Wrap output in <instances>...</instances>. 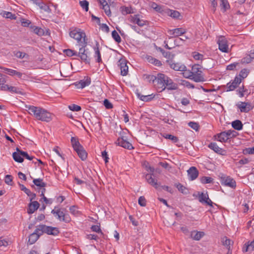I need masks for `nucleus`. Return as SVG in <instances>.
<instances>
[{
	"instance_id": "f257e3e1",
	"label": "nucleus",
	"mask_w": 254,
	"mask_h": 254,
	"mask_svg": "<svg viewBox=\"0 0 254 254\" xmlns=\"http://www.w3.org/2000/svg\"><path fill=\"white\" fill-rule=\"evenodd\" d=\"M29 113L34 116L37 120L49 122L52 120V115L47 111L39 107L34 106H26Z\"/></svg>"
},
{
	"instance_id": "f03ea898",
	"label": "nucleus",
	"mask_w": 254,
	"mask_h": 254,
	"mask_svg": "<svg viewBox=\"0 0 254 254\" xmlns=\"http://www.w3.org/2000/svg\"><path fill=\"white\" fill-rule=\"evenodd\" d=\"M35 231L39 236V238L44 233L48 235L53 236H57L60 233L58 228L48 226L43 224L37 226Z\"/></svg>"
},
{
	"instance_id": "7ed1b4c3",
	"label": "nucleus",
	"mask_w": 254,
	"mask_h": 254,
	"mask_svg": "<svg viewBox=\"0 0 254 254\" xmlns=\"http://www.w3.org/2000/svg\"><path fill=\"white\" fill-rule=\"evenodd\" d=\"M201 67H202L201 64H195L191 68V75L190 77L192 76L190 78L195 82H199L204 81V78L202 75V71L200 70Z\"/></svg>"
},
{
	"instance_id": "20e7f679",
	"label": "nucleus",
	"mask_w": 254,
	"mask_h": 254,
	"mask_svg": "<svg viewBox=\"0 0 254 254\" xmlns=\"http://www.w3.org/2000/svg\"><path fill=\"white\" fill-rule=\"evenodd\" d=\"M81 47L79 48V52L76 56L79 57L81 60L86 64H89L90 59L88 56V52L85 48L87 45V39H84L79 44Z\"/></svg>"
},
{
	"instance_id": "39448f33",
	"label": "nucleus",
	"mask_w": 254,
	"mask_h": 254,
	"mask_svg": "<svg viewBox=\"0 0 254 254\" xmlns=\"http://www.w3.org/2000/svg\"><path fill=\"white\" fill-rule=\"evenodd\" d=\"M51 213L57 219L61 221L68 223L70 221V218L68 214L64 213L58 207H55V208L52 210Z\"/></svg>"
},
{
	"instance_id": "423d86ee",
	"label": "nucleus",
	"mask_w": 254,
	"mask_h": 254,
	"mask_svg": "<svg viewBox=\"0 0 254 254\" xmlns=\"http://www.w3.org/2000/svg\"><path fill=\"white\" fill-rule=\"evenodd\" d=\"M156 79L154 81V85L157 90L160 89L159 92H162L166 89L164 86V82L165 79H168V76L163 73H158L156 76Z\"/></svg>"
},
{
	"instance_id": "0eeeda50",
	"label": "nucleus",
	"mask_w": 254,
	"mask_h": 254,
	"mask_svg": "<svg viewBox=\"0 0 254 254\" xmlns=\"http://www.w3.org/2000/svg\"><path fill=\"white\" fill-rule=\"evenodd\" d=\"M146 170L147 171H150L152 173L151 174H147L145 176V179L146 180L147 183L154 187L156 189H158L159 187V185L157 183V180L153 177L154 176V174H153L154 169L150 166H149L148 167H146Z\"/></svg>"
},
{
	"instance_id": "6e6552de",
	"label": "nucleus",
	"mask_w": 254,
	"mask_h": 254,
	"mask_svg": "<svg viewBox=\"0 0 254 254\" xmlns=\"http://www.w3.org/2000/svg\"><path fill=\"white\" fill-rule=\"evenodd\" d=\"M69 35L71 38L76 40L79 44L81 43V42H82V39H83V40L87 39L85 33L82 31L81 29L78 28H75L71 30L69 32Z\"/></svg>"
},
{
	"instance_id": "1a4fd4ad",
	"label": "nucleus",
	"mask_w": 254,
	"mask_h": 254,
	"mask_svg": "<svg viewBox=\"0 0 254 254\" xmlns=\"http://www.w3.org/2000/svg\"><path fill=\"white\" fill-rule=\"evenodd\" d=\"M221 184L235 189L236 187V181L230 176L222 175L221 177Z\"/></svg>"
},
{
	"instance_id": "9d476101",
	"label": "nucleus",
	"mask_w": 254,
	"mask_h": 254,
	"mask_svg": "<svg viewBox=\"0 0 254 254\" xmlns=\"http://www.w3.org/2000/svg\"><path fill=\"white\" fill-rule=\"evenodd\" d=\"M217 44H218L219 49L222 52H228V45L227 40L224 36L219 37Z\"/></svg>"
},
{
	"instance_id": "9b49d317",
	"label": "nucleus",
	"mask_w": 254,
	"mask_h": 254,
	"mask_svg": "<svg viewBox=\"0 0 254 254\" xmlns=\"http://www.w3.org/2000/svg\"><path fill=\"white\" fill-rule=\"evenodd\" d=\"M172 59L167 60V63L170 65V67L175 70L177 71H185L186 67L185 65L181 64L179 63H175L172 60Z\"/></svg>"
},
{
	"instance_id": "f8f14e48",
	"label": "nucleus",
	"mask_w": 254,
	"mask_h": 254,
	"mask_svg": "<svg viewBox=\"0 0 254 254\" xmlns=\"http://www.w3.org/2000/svg\"><path fill=\"white\" fill-rule=\"evenodd\" d=\"M118 65L120 67L121 74L123 76L127 75L128 72V66L127 65V61L125 59L121 58L118 61Z\"/></svg>"
},
{
	"instance_id": "ddd939ff",
	"label": "nucleus",
	"mask_w": 254,
	"mask_h": 254,
	"mask_svg": "<svg viewBox=\"0 0 254 254\" xmlns=\"http://www.w3.org/2000/svg\"><path fill=\"white\" fill-rule=\"evenodd\" d=\"M186 31L182 28H178L173 30H169L168 31V33L172 37H170L169 38L171 39L173 37H177L179 36L182 35L186 33Z\"/></svg>"
},
{
	"instance_id": "4468645a",
	"label": "nucleus",
	"mask_w": 254,
	"mask_h": 254,
	"mask_svg": "<svg viewBox=\"0 0 254 254\" xmlns=\"http://www.w3.org/2000/svg\"><path fill=\"white\" fill-rule=\"evenodd\" d=\"M91 83V79L89 77H85L82 80L74 83L75 85L78 89H82L85 87L88 86Z\"/></svg>"
},
{
	"instance_id": "2eb2a0df",
	"label": "nucleus",
	"mask_w": 254,
	"mask_h": 254,
	"mask_svg": "<svg viewBox=\"0 0 254 254\" xmlns=\"http://www.w3.org/2000/svg\"><path fill=\"white\" fill-rule=\"evenodd\" d=\"M237 106L241 112L248 113L252 109L251 105L249 103L241 102L237 104Z\"/></svg>"
},
{
	"instance_id": "dca6fc26",
	"label": "nucleus",
	"mask_w": 254,
	"mask_h": 254,
	"mask_svg": "<svg viewBox=\"0 0 254 254\" xmlns=\"http://www.w3.org/2000/svg\"><path fill=\"white\" fill-rule=\"evenodd\" d=\"M168 90H177L178 88V84L174 83L173 80L168 76V79H165L164 82V86Z\"/></svg>"
},
{
	"instance_id": "f3484780",
	"label": "nucleus",
	"mask_w": 254,
	"mask_h": 254,
	"mask_svg": "<svg viewBox=\"0 0 254 254\" xmlns=\"http://www.w3.org/2000/svg\"><path fill=\"white\" fill-rule=\"evenodd\" d=\"M118 144L125 148L130 150L133 148L132 144L128 141L124 139L123 137L119 138L117 141Z\"/></svg>"
},
{
	"instance_id": "a211bd4d",
	"label": "nucleus",
	"mask_w": 254,
	"mask_h": 254,
	"mask_svg": "<svg viewBox=\"0 0 254 254\" xmlns=\"http://www.w3.org/2000/svg\"><path fill=\"white\" fill-rule=\"evenodd\" d=\"M203 56L202 54H200L197 52H194L193 53V57L196 60H201V64L202 68L203 66H205L206 64L208 63L209 62H211V60L209 59H203Z\"/></svg>"
},
{
	"instance_id": "6ab92c4d",
	"label": "nucleus",
	"mask_w": 254,
	"mask_h": 254,
	"mask_svg": "<svg viewBox=\"0 0 254 254\" xmlns=\"http://www.w3.org/2000/svg\"><path fill=\"white\" fill-rule=\"evenodd\" d=\"M187 172L189 178L191 181L196 179L198 176V171L195 167H191Z\"/></svg>"
},
{
	"instance_id": "aec40b11",
	"label": "nucleus",
	"mask_w": 254,
	"mask_h": 254,
	"mask_svg": "<svg viewBox=\"0 0 254 254\" xmlns=\"http://www.w3.org/2000/svg\"><path fill=\"white\" fill-rule=\"evenodd\" d=\"M190 237L192 239L195 241H199L204 236V233L194 230L190 232Z\"/></svg>"
},
{
	"instance_id": "412c9836",
	"label": "nucleus",
	"mask_w": 254,
	"mask_h": 254,
	"mask_svg": "<svg viewBox=\"0 0 254 254\" xmlns=\"http://www.w3.org/2000/svg\"><path fill=\"white\" fill-rule=\"evenodd\" d=\"M208 147L213 150L215 152L224 155L225 151L222 148H220L215 142H211L208 145Z\"/></svg>"
},
{
	"instance_id": "4be33fe9",
	"label": "nucleus",
	"mask_w": 254,
	"mask_h": 254,
	"mask_svg": "<svg viewBox=\"0 0 254 254\" xmlns=\"http://www.w3.org/2000/svg\"><path fill=\"white\" fill-rule=\"evenodd\" d=\"M40 206V204L37 201H34L30 203L28 205L27 212L28 214H32L34 211L38 209Z\"/></svg>"
},
{
	"instance_id": "5701e85b",
	"label": "nucleus",
	"mask_w": 254,
	"mask_h": 254,
	"mask_svg": "<svg viewBox=\"0 0 254 254\" xmlns=\"http://www.w3.org/2000/svg\"><path fill=\"white\" fill-rule=\"evenodd\" d=\"M20 190L23 191L28 196L30 197V200L35 199L36 195L35 193L32 192L29 189H27L23 185L19 184Z\"/></svg>"
},
{
	"instance_id": "b1692460",
	"label": "nucleus",
	"mask_w": 254,
	"mask_h": 254,
	"mask_svg": "<svg viewBox=\"0 0 254 254\" xmlns=\"http://www.w3.org/2000/svg\"><path fill=\"white\" fill-rule=\"evenodd\" d=\"M218 136L217 140L221 142H226L230 139L229 134L228 133L227 130L222 131L220 133L217 134Z\"/></svg>"
},
{
	"instance_id": "393cba45",
	"label": "nucleus",
	"mask_w": 254,
	"mask_h": 254,
	"mask_svg": "<svg viewBox=\"0 0 254 254\" xmlns=\"http://www.w3.org/2000/svg\"><path fill=\"white\" fill-rule=\"evenodd\" d=\"M155 49L157 51H159L162 53L163 56L167 59H169V60L173 59L175 56L174 54H172L169 52H166L164 50H163L161 47H157L156 46H155Z\"/></svg>"
},
{
	"instance_id": "a878e982",
	"label": "nucleus",
	"mask_w": 254,
	"mask_h": 254,
	"mask_svg": "<svg viewBox=\"0 0 254 254\" xmlns=\"http://www.w3.org/2000/svg\"><path fill=\"white\" fill-rule=\"evenodd\" d=\"M136 94L137 95V97L142 101H148L151 100L152 99H153L154 97V96H153V94L151 95H142L139 92L138 90H136Z\"/></svg>"
},
{
	"instance_id": "bb28decb",
	"label": "nucleus",
	"mask_w": 254,
	"mask_h": 254,
	"mask_svg": "<svg viewBox=\"0 0 254 254\" xmlns=\"http://www.w3.org/2000/svg\"><path fill=\"white\" fill-rule=\"evenodd\" d=\"M33 182L34 185H31L32 188H35V186L40 188H44L46 186V183L43 182V180L40 178L34 179Z\"/></svg>"
},
{
	"instance_id": "cd10ccee",
	"label": "nucleus",
	"mask_w": 254,
	"mask_h": 254,
	"mask_svg": "<svg viewBox=\"0 0 254 254\" xmlns=\"http://www.w3.org/2000/svg\"><path fill=\"white\" fill-rule=\"evenodd\" d=\"M76 153H77L79 157L82 160H85L87 158V153L86 151L84 149L83 147H82V148L77 149V150H75Z\"/></svg>"
},
{
	"instance_id": "c85d7f7f",
	"label": "nucleus",
	"mask_w": 254,
	"mask_h": 254,
	"mask_svg": "<svg viewBox=\"0 0 254 254\" xmlns=\"http://www.w3.org/2000/svg\"><path fill=\"white\" fill-rule=\"evenodd\" d=\"M71 143L72 146L75 151L77 150V149L82 148V146L80 144L77 138L72 137L71 138Z\"/></svg>"
},
{
	"instance_id": "c756f323",
	"label": "nucleus",
	"mask_w": 254,
	"mask_h": 254,
	"mask_svg": "<svg viewBox=\"0 0 254 254\" xmlns=\"http://www.w3.org/2000/svg\"><path fill=\"white\" fill-rule=\"evenodd\" d=\"M146 59L149 63L155 66H160L162 65L161 61L152 57V56H147Z\"/></svg>"
},
{
	"instance_id": "7c9ffc66",
	"label": "nucleus",
	"mask_w": 254,
	"mask_h": 254,
	"mask_svg": "<svg viewBox=\"0 0 254 254\" xmlns=\"http://www.w3.org/2000/svg\"><path fill=\"white\" fill-rule=\"evenodd\" d=\"M232 126L235 129L240 130L242 129L243 125L240 120H237L232 122Z\"/></svg>"
},
{
	"instance_id": "2f4dec72",
	"label": "nucleus",
	"mask_w": 254,
	"mask_h": 254,
	"mask_svg": "<svg viewBox=\"0 0 254 254\" xmlns=\"http://www.w3.org/2000/svg\"><path fill=\"white\" fill-rule=\"evenodd\" d=\"M30 28L33 30V32L39 36H42L45 35V31L44 29L39 27L30 25Z\"/></svg>"
},
{
	"instance_id": "473e14b6",
	"label": "nucleus",
	"mask_w": 254,
	"mask_h": 254,
	"mask_svg": "<svg viewBox=\"0 0 254 254\" xmlns=\"http://www.w3.org/2000/svg\"><path fill=\"white\" fill-rule=\"evenodd\" d=\"M3 69L6 71V73L10 75H16L19 78H21L22 76V73L16 70L7 68H3Z\"/></svg>"
},
{
	"instance_id": "72a5a7b5",
	"label": "nucleus",
	"mask_w": 254,
	"mask_h": 254,
	"mask_svg": "<svg viewBox=\"0 0 254 254\" xmlns=\"http://www.w3.org/2000/svg\"><path fill=\"white\" fill-rule=\"evenodd\" d=\"M39 236L34 231L33 233L30 235L29 237V243L30 245L34 244L39 239Z\"/></svg>"
},
{
	"instance_id": "f704fd0d",
	"label": "nucleus",
	"mask_w": 254,
	"mask_h": 254,
	"mask_svg": "<svg viewBox=\"0 0 254 254\" xmlns=\"http://www.w3.org/2000/svg\"><path fill=\"white\" fill-rule=\"evenodd\" d=\"M132 21L135 23L139 26H143L145 24V21L140 19L138 17V15H135L134 17H132Z\"/></svg>"
},
{
	"instance_id": "c9c22d12",
	"label": "nucleus",
	"mask_w": 254,
	"mask_h": 254,
	"mask_svg": "<svg viewBox=\"0 0 254 254\" xmlns=\"http://www.w3.org/2000/svg\"><path fill=\"white\" fill-rule=\"evenodd\" d=\"M99 44L98 42H96V47H94V50H95V57H97V62L98 63H100L102 61L101 57L100 52L99 49Z\"/></svg>"
},
{
	"instance_id": "e433bc0d",
	"label": "nucleus",
	"mask_w": 254,
	"mask_h": 254,
	"mask_svg": "<svg viewBox=\"0 0 254 254\" xmlns=\"http://www.w3.org/2000/svg\"><path fill=\"white\" fill-rule=\"evenodd\" d=\"M162 136L165 138L166 139H170L172 140L173 142H177L179 140V139L177 137L174 136L171 134H167L166 133H162Z\"/></svg>"
},
{
	"instance_id": "4c0bfd02",
	"label": "nucleus",
	"mask_w": 254,
	"mask_h": 254,
	"mask_svg": "<svg viewBox=\"0 0 254 254\" xmlns=\"http://www.w3.org/2000/svg\"><path fill=\"white\" fill-rule=\"evenodd\" d=\"M222 242L224 246H226L227 249L231 248L230 246L233 243V242L227 237H224L222 239Z\"/></svg>"
},
{
	"instance_id": "58836bf2",
	"label": "nucleus",
	"mask_w": 254,
	"mask_h": 254,
	"mask_svg": "<svg viewBox=\"0 0 254 254\" xmlns=\"http://www.w3.org/2000/svg\"><path fill=\"white\" fill-rule=\"evenodd\" d=\"M12 157L14 161L17 162L22 163L24 161V159L22 157L21 154L17 153V152H13Z\"/></svg>"
},
{
	"instance_id": "ea45409f",
	"label": "nucleus",
	"mask_w": 254,
	"mask_h": 254,
	"mask_svg": "<svg viewBox=\"0 0 254 254\" xmlns=\"http://www.w3.org/2000/svg\"><path fill=\"white\" fill-rule=\"evenodd\" d=\"M220 0V6L221 7V9L223 12H225L226 9H228L230 7L229 4L227 1V0Z\"/></svg>"
},
{
	"instance_id": "a19ab883",
	"label": "nucleus",
	"mask_w": 254,
	"mask_h": 254,
	"mask_svg": "<svg viewBox=\"0 0 254 254\" xmlns=\"http://www.w3.org/2000/svg\"><path fill=\"white\" fill-rule=\"evenodd\" d=\"M176 187L178 190L182 193L186 194L189 193V190L181 184L179 183L177 185Z\"/></svg>"
},
{
	"instance_id": "79ce46f5",
	"label": "nucleus",
	"mask_w": 254,
	"mask_h": 254,
	"mask_svg": "<svg viewBox=\"0 0 254 254\" xmlns=\"http://www.w3.org/2000/svg\"><path fill=\"white\" fill-rule=\"evenodd\" d=\"M238 86L233 81L231 82H229L227 84V91H230L234 90Z\"/></svg>"
},
{
	"instance_id": "37998d69",
	"label": "nucleus",
	"mask_w": 254,
	"mask_h": 254,
	"mask_svg": "<svg viewBox=\"0 0 254 254\" xmlns=\"http://www.w3.org/2000/svg\"><path fill=\"white\" fill-rule=\"evenodd\" d=\"M200 182L204 184L212 183L213 182V179L209 177L204 176L200 179Z\"/></svg>"
},
{
	"instance_id": "c03bdc74",
	"label": "nucleus",
	"mask_w": 254,
	"mask_h": 254,
	"mask_svg": "<svg viewBox=\"0 0 254 254\" xmlns=\"http://www.w3.org/2000/svg\"><path fill=\"white\" fill-rule=\"evenodd\" d=\"M64 53H65L68 57H72L73 56L77 55V52L71 49H65L64 50Z\"/></svg>"
},
{
	"instance_id": "a18cd8bd",
	"label": "nucleus",
	"mask_w": 254,
	"mask_h": 254,
	"mask_svg": "<svg viewBox=\"0 0 254 254\" xmlns=\"http://www.w3.org/2000/svg\"><path fill=\"white\" fill-rule=\"evenodd\" d=\"M145 79H147V81L151 83H154V81H155V79H156V76L153 75H150V74H144L143 75Z\"/></svg>"
},
{
	"instance_id": "49530a36",
	"label": "nucleus",
	"mask_w": 254,
	"mask_h": 254,
	"mask_svg": "<svg viewBox=\"0 0 254 254\" xmlns=\"http://www.w3.org/2000/svg\"><path fill=\"white\" fill-rule=\"evenodd\" d=\"M3 17L6 18H10L11 19H15L16 16L15 14H12L10 12L4 11L3 12Z\"/></svg>"
},
{
	"instance_id": "de8ad7c7",
	"label": "nucleus",
	"mask_w": 254,
	"mask_h": 254,
	"mask_svg": "<svg viewBox=\"0 0 254 254\" xmlns=\"http://www.w3.org/2000/svg\"><path fill=\"white\" fill-rule=\"evenodd\" d=\"M79 4L81 7L84 9L86 11H88L89 9V2L85 0L79 1Z\"/></svg>"
},
{
	"instance_id": "09e8293b",
	"label": "nucleus",
	"mask_w": 254,
	"mask_h": 254,
	"mask_svg": "<svg viewBox=\"0 0 254 254\" xmlns=\"http://www.w3.org/2000/svg\"><path fill=\"white\" fill-rule=\"evenodd\" d=\"M120 9L122 14L124 15L131 13L133 12L132 11H131V8L128 7L122 6L120 8Z\"/></svg>"
},
{
	"instance_id": "8fccbe9b",
	"label": "nucleus",
	"mask_w": 254,
	"mask_h": 254,
	"mask_svg": "<svg viewBox=\"0 0 254 254\" xmlns=\"http://www.w3.org/2000/svg\"><path fill=\"white\" fill-rule=\"evenodd\" d=\"M112 36L115 41L118 43H120L121 41V38L119 36V34L116 30H114L112 32Z\"/></svg>"
},
{
	"instance_id": "3c124183",
	"label": "nucleus",
	"mask_w": 254,
	"mask_h": 254,
	"mask_svg": "<svg viewBox=\"0 0 254 254\" xmlns=\"http://www.w3.org/2000/svg\"><path fill=\"white\" fill-rule=\"evenodd\" d=\"M189 126L195 131L198 130L199 128V126L198 123L195 122H190L189 124Z\"/></svg>"
},
{
	"instance_id": "603ef678",
	"label": "nucleus",
	"mask_w": 254,
	"mask_h": 254,
	"mask_svg": "<svg viewBox=\"0 0 254 254\" xmlns=\"http://www.w3.org/2000/svg\"><path fill=\"white\" fill-rule=\"evenodd\" d=\"M69 109L72 111H76L78 112L81 110V108L80 106L75 105V104H72L68 107Z\"/></svg>"
},
{
	"instance_id": "864d4df0",
	"label": "nucleus",
	"mask_w": 254,
	"mask_h": 254,
	"mask_svg": "<svg viewBox=\"0 0 254 254\" xmlns=\"http://www.w3.org/2000/svg\"><path fill=\"white\" fill-rule=\"evenodd\" d=\"M9 91H10L11 93H18V94H21V92L19 90V88H17L16 87L14 86H9L8 87V90Z\"/></svg>"
},
{
	"instance_id": "5fc2aeb1",
	"label": "nucleus",
	"mask_w": 254,
	"mask_h": 254,
	"mask_svg": "<svg viewBox=\"0 0 254 254\" xmlns=\"http://www.w3.org/2000/svg\"><path fill=\"white\" fill-rule=\"evenodd\" d=\"M169 15L173 18H178L180 16V13L178 11L172 10L170 11Z\"/></svg>"
},
{
	"instance_id": "6e6d98bb",
	"label": "nucleus",
	"mask_w": 254,
	"mask_h": 254,
	"mask_svg": "<svg viewBox=\"0 0 254 254\" xmlns=\"http://www.w3.org/2000/svg\"><path fill=\"white\" fill-rule=\"evenodd\" d=\"M208 195L207 194H205L204 193L201 192L199 195L198 199H199V202H200L201 203H204V201L207 199V197H208Z\"/></svg>"
},
{
	"instance_id": "4d7b16f0",
	"label": "nucleus",
	"mask_w": 254,
	"mask_h": 254,
	"mask_svg": "<svg viewBox=\"0 0 254 254\" xmlns=\"http://www.w3.org/2000/svg\"><path fill=\"white\" fill-rule=\"evenodd\" d=\"M102 8L104 9V12L107 16H110L111 15V12L108 4L107 5H103V7H102Z\"/></svg>"
},
{
	"instance_id": "13d9d810",
	"label": "nucleus",
	"mask_w": 254,
	"mask_h": 254,
	"mask_svg": "<svg viewBox=\"0 0 254 254\" xmlns=\"http://www.w3.org/2000/svg\"><path fill=\"white\" fill-rule=\"evenodd\" d=\"M5 183L8 185H12V177L10 175H7L5 177Z\"/></svg>"
},
{
	"instance_id": "bf43d9fd",
	"label": "nucleus",
	"mask_w": 254,
	"mask_h": 254,
	"mask_svg": "<svg viewBox=\"0 0 254 254\" xmlns=\"http://www.w3.org/2000/svg\"><path fill=\"white\" fill-rule=\"evenodd\" d=\"M146 199L143 196H140L138 199V204L141 206H146Z\"/></svg>"
},
{
	"instance_id": "052dcab7",
	"label": "nucleus",
	"mask_w": 254,
	"mask_h": 254,
	"mask_svg": "<svg viewBox=\"0 0 254 254\" xmlns=\"http://www.w3.org/2000/svg\"><path fill=\"white\" fill-rule=\"evenodd\" d=\"M91 229L94 232H96L98 233H101V235H103V233L101 231V230L100 227L98 225H93V226H92L91 227Z\"/></svg>"
},
{
	"instance_id": "680f3d73",
	"label": "nucleus",
	"mask_w": 254,
	"mask_h": 254,
	"mask_svg": "<svg viewBox=\"0 0 254 254\" xmlns=\"http://www.w3.org/2000/svg\"><path fill=\"white\" fill-rule=\"evenodd\" d=\"M21 25L24 27H30L31 24V21L29 20L25 19H22L21 20Z\"/></svg>"
},
{
	"instance_id": "e2e57ef3",
	"label": "nucleus",
	"mask_w": 254,
	"mask_h": 254,
	"mask_svg": "<svg viewBox=\"0 0 254 254\" xmlns=\"http://www.w3.org/2000/svg\"><path fill=\"white\" fill-rule=\"evenodd\" d=\"M104 105L108 109H110L113 108V105L108 99L104 100Z\"/></svg>"
},
{
	"instance_id": "0e129e2a",
	"label": "nucleus",
	"mask_w": 254,
	"mask_h": 254,
	"mask_svg": "<svg viewBox=\"0 0 254 254\" xmlns=\"http://www.w3.org/2000/svg\"><path fill=\"white\" fill-rule=\"evenodd\" d=\"M69 211L70 212L73 214V215H75L78 212L77 207L75 205L70 206L69 208Z\"/></svg>"
},
{
	"instance_id": "69168bd1",
	"label": "nucleus",
	"mask_w": 254,
	"mask_h": 254,
	"mask_svg": "<svg viewBox=\"0 0 254 254\" xmlns=\"http://www.w3.org/2000/svg\"><path fill=\"white\" fill-rule=\"evenodd\" d=\"M151 7L155 9L156 11L160 12L162 10L161 6L157 4L155 2H153L151 4Z\"/></svg>"
},
{
	"instance_id": "338daca9",
	"label": "nucleus",
	"mask_w": 254,
	"mask_h": 254,
	"mask_svg": "<svg viewBox=\"0 0 254 254\" xmlns=\"http://www.w3.org/2000/svg\"><path fill=\"white\" fill-rule=\"evenodd\" d=\"M227 132L229 134L230 139L236 136L238 134V133L236 131L233 130H228Z\"/></svg>"
},
{
	"instance_id": "774afa93",
	"label": "nucleus",
	"mask_w": 254,
	"mask_h": 254,
	"mask_svg": "<svg viewBox=\"0 0 254 254\" xmlns=\"http://www.w3.org/2000/svg\"><path fill=\"white\" fill-rule=\"evenodd\" d=\"M244 153L250 154H254V146L252 148H246L245 150H244Z\"/></svg>"
}]
</instances>
